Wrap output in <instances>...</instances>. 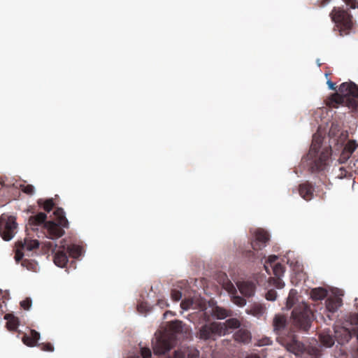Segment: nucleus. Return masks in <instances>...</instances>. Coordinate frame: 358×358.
I'll list each match as a JSON object with an SVG mask.
<instances>
[{
  "mask_svg": "<svg viewBox=\"0 0 358 358\" xmlns=\"http://www.w3.org/2000/svg\"><path fill=\"white\" fill-rule=\"evenodd\" d=\"M265 310L266 308L260 304H255L252 307L250 311L252 312V315L259 317L263 315L265 313Z\"/></svg>",
  "mask_w": 358,
  "mask_h": 358,
  "instance_id": "obj_31",
  "label": "nucleus"
},
{
  "mask_svg": "<svg viewBox=\"0 0 358 358\" xmlns=\"http://www.w3.org/2000/svg\"><path fill=\"white\" fill-rule=\"evenodd\" d=\"M287 317L278 314L273 318V331L277 335V341L286 348L287 350L296 356L304 358H321V350L317 347V341L312 338L309 344L298 341L295 334L288 332Z\"/></svg>",
  "mask_w": 358,
  "mask_h": 358,
  "instance_id": "obj_1",
  "label": "nucleus"
},
{
  "mask_svg": "<svg viewBox=\"0 0 358 358\" xmlns=\"http://www.w3.org/2000/svg\"><path fill=\"white\" fill-rule=\"evenodd\" d=\"M335 336H332L329 330L322 331L320 334V341L322 345L331 348L335 344Z\"/></svg>",
  "mask_w": 358,
  "mask_h": 358,
  "instance_id": "obj_21",
  "label": "nucleus"
},
{
  "mask_svg": "<svg viewBox=\"0 0 358 358\" xmlns=\"http://www.w3.org/2000/svg\"><path fill=\"white\" fill-rule=\"evenodd\" d=\"M327 85H329V87L331 89V90H335L336 87H335V83H334L333 82H331V80H328L327 81Z\"/></svg>",
  "mask_w": 358,
  "mask_h": 358,
  "instance_id": "obj_47",
  "label": "nucleus"
},
{
  "mask_svg": "<svg viewBox=\"0 0 358 358\" xmlns=\"http://www.w3.org/2000/svg\"><path fill=\"white\" fill-rule=\"evenodd\" d=\"M0 183L1 184V185H3L4 182H3L2 179H1V180H0Z\"/></svg>",
  "mask_w": 358,
  "mask_h": 358,
  "instance_id": "obj_50",
  "label": "nucleus"
},
{
  "mask_svg": "<svg viewBox=\"0 0 358 358\" xmlns=\"http://www.w3.org/2000/svg\"><path fill=\"white\" fill-rule=\"evenodd\" d=\"M168 358H171V357H168Z\"/></svg>",
  "mask_w": 358,
  "mask_h": 358,
  "instance_id": "obj_56",
  "label": "nucleus"
},
{
  "mask_svg": "<svg viewBox=\"0 0 358 358\" xmlns=\"http://www.w3.org/2000/svg\"><path fill=\"white\" fill-rule=\"evenodd\" d=\"M343 296V294L340 295L333 294L329 296L326 300V307L328 311H331L332 313L337 310V309L341 306L342 305V299L341 296Z\"/></svg>",
  "mask_w": 358,
  "mask_h": 358,
  "instance_id": "obj_17",
  "label": "nucleus"
},
{
  "mask_svg": "<svg viewBox=\"0 0 358 358\" xmlns=\"http://www.w3.org/2000/svg\"><path fill=\"white\" fill-rule=\"evenodd\" d=\"M234 338L236 341L246 344L251 341V334L245 329H241L234 334Z\"/></svg>",
  "mask_w": 358,
  "mask_h": 358,
  "instance_id": "obj_22",
  "label": "nucleus"
},
{
  "mask_svg": "<svg viewBox=\"0 0 358 358\" xmlns=\"http://www.w3.org/2000/svg\"><path fill=\"white\" fill-rule=\"evenodd\" d=\"M194 282L197 289H202L203 291L209 289L208 280L206 278L194 279Z\"/></svg>",
  "mask_w": 358,
  "mask_h": 358,
  "instance_id": "obj_30",
  "label": "nucleus"
},
{
  "mask_svg": "<svg viewBox=\"0 0 358 358\" xmlns=\"http://www.w3.org/2000/svg\"><path fill=\"white\" fill-rule=\"evenodd\" d=\"M171 344L170 341L164 338L163 337H159L157 338L155 343H153L152 349L154 355H162L168 352L171 350Z\"/></svg>",
  "mask_w": 358,
  "mask_h": 358,
  "instance_id": "obj_15",
  "label": "nucleus"
},
{
  "mask_svg": "<svg viewBox=\"0 0 358 358\" xmlns=\"http://www.w3.org/2000/svg\"><path fill=\"white\" fill-rule=\"evenodd\" d=\"M155 284L156 285H155V287H153L152 285L151 286L150 291H153L154 289H161L162 285H161L160 282H155Z\"/></svg>",
  "mask_w": 358,
  "mask_h": 358,
  "instance_id": "obj_45",
  "label": "nucleus"
},
{
  "mask_svg": "<svg viewBox=\"0 0 358 358\" xmlns=\"http://www.w3.org/2000/svg\"><path fill=\"white\" fill-rule=\"evenodd\" d=\"M55 218L52 220L47 221V215L44 213H38L36 215L30 216L28 220V224L26 226L27 231H35L38 227L43 224L45 230L44 234L46 237L50 239H56L62 237L64 234V228H69V221L66 217L64 209L56 208L53 212Z\"/></svg>",
  "mask_w": 358,
  "mask_h": 358,
  "instance_id": "obj_2",
  "label": "nucleus"
},
{
  "mask_svg": "<svg viewBox=\"0 0 358 358\" xmlns=\"http://www.w3.org/2000/svg\"><path fill=\"white\" fill-rule=\"evenodd\" d=\"M352 336H356L358 341V331L356 329L350 330L345 327H338L335 329L336 340L341 345L347 343Z\"/></svg>",
  "mask_w": 358,
  "mask_h": 358,
  "instance_id": "obj_12",
  "label": "nucleus"
},
{
  "mask_svg": "<svg viewBox=\"0 0 358 358\" xmlns=\"http://www.w3.org/2000/svg\"><path fill=\"white\" fill-rule=\"evenodd\" d=\"M350 173H349L344 167H340L338 169V173L336 174V178L340 179L350 178Z\"/></svg>",
  "mask_w": 358,
  "mask_h": 358,
  "instance_id": "obj_35",
  "label": "nucleus"
},
{
  "mask_svg": "<svg viewBox=\"0 0 358 358\" xmlns=\"http://www.w3.org/2000/svg\"><path fill=\"white\" fill-rule=\"evenodd\" d=\"M172 296L173 299H175V300L178 301L182 297V292H173Z\"/></svg>",
  "mask_w": 358,
  "mask_h": 358,
  "instance_id": "obj_44",
  "label": "nucleus"
},
{
  "mask_svg": "<svg viewBox=\"0 0 358 358\" xmlns=\"http://www.w3.org/2000/svg\"><path fill=\"white\" fill-rule=\"evenodd\" d=\"M180 306L185 310L191 308L203 309L206 306V301L201 297L194 296L182 301Z\"/></svg>",
  "mask_w": 358,
  "mask_h": 358,
  "instance_id": "obj_14",
  "label": "nucleus"
},
{
  "mask_svg": "<svg viewBox=\"0 0 358 358\" xmlns=\"http://www.w3.org/2000/svg\"><path fill=\"white\" fill-rule=\"evenodd\" d=\"M296 302L297 292H289L287 298L286 307L287 309L294 307L292 312V324L298 330L307 332L311 326L313 312L310 306L304 302L298 303L295 306Z\"/></svg>",
  "mask_w": 358,
  "mask_h": 358,
  "instance_id": "obj_3",
  "label": "nucleus"
},
{
  "mask_svg": "<svg viewBox=\"0 0 358 358\" xmlns=\"http://www.w3.org/2000/svg\"><path fill=\"white\" fill-rule=\"evenodd\" d=\"M66 251L71 257L77 259L82 255L83 248L78 245L71 244L66 248Z\"/></svg>",
  "mask_w": 358,
  "mask_h": 358,
  "instance_id": "obj_24",
  "label": "nucleus"
},
{
  "mask_svg": "<svg viewBox=\"0 0 358 358\" xmlns=\"http://www.w3.org/2000/svg\"><path fill=\"white\" fill-rule=\"evenodd\" d=\"M47 246L49 249H52V253H55L54 263L55 265L61 268L65 267L68 263V256L65 245H60L57 250H56L57 245H55L54 248H52L53 245L50 242L47 243Z\"/></svg>",
  "mask_w": 358,
  "mask_h": 358,
  "instance_id": "obj_11",
  "label": "nucleus"
},
{
  "mask_svg": "<svg viewBox=\"0 0 358 358\" xmlns=\"http://www.w3.org/2000/svg\"><path fill=\"white\" fill-rule=\"evenodd\" d=\"M219 283L222 285V288L225 291H236L231 282L228 279L227 275L224 273L218 275Z\"/></svg>",
  "mask_w": 358,
  "mask_h": 358,
  "instance_id": "obj_23",
  "label": "nucleus"
},
{
  "mask_svg": "<svg viewBox=\"0 0 358 358\" xmlns=\"http://www.w3.org/2000/svg\"><path fill=\"white\" fill-rule=\"evenodd\" d=\"M21 306L24 310H29L31 307L32 301L30 298H25L21 303Z\"/></svg>",
  "mask_w": 358,
  "mask_h": 358,
  "instance_id": "obj_39",
  "label": "nucleus"
},
{
  "mask_svg": "<svg viewBox=\"0 0 358 358\" xmlns=\"http://www.w3.org/2000/svg\"><path fill=\"white\" fill-rule=\"evenodd\" d=\"M305 279V273L301 272H299L297 273H295L294 275H292L291 277V282L293 285H296L299 281Z\"/></svg>",
  "mask_w": 358,
  "mask_h": 358,
  "instance_id": "obj_33",
  "label": "nucleus"
},
{
  "mask_svg": "<svg viewBox=\"0 0 358 358\" xmlns=\"http://www.w3.org/2000/svg\"><path fill=\"white\" fill-rule=\"evenodd\" d=\"M141 354L143 358H151L152 352L148 348H141Z\"/></svg>",
  "mask_w": 358,
  "mask_h": 358,
  "instance_id": "obj_40",
  "label": "nucleus"
},
{
  "mask_svg": "<svg viewBox=\"0 0 358 358\" xmlns=\"http://www.w3.org/2000/svg\"><path fill=\"white\" fill-rule=\"evenodd\" d=\"M265 297L268 301H275L277 297L276 292H266Z\"/></svg>",
  "mask_w": 358,
  "mask_h": 358,
  "instance_id": "obj_42",
  "label": "nucleus"
},
{
  "mask_svg": "<svg viewBox=\"0 0 358 358\" xmlns=\"http://www.w3.org/2000/svg\"><path fill=\"white\" fill-rule=\"evenodd\" d=\"M247 358H259V356L257 354H252L250 355H248Z\"/></svg>",
  "mask_w": 358,
  "mask_h": 358,
  "instance_id": "obj_49",
  "label": "nucleus"
},
{
  "mask_svg": "<svg viewBox=\"0 0 358 358\" xmlns=\"http://www.w3.org/2000/svg\"><path fill=\"white\" fill-rule=\"evenodd\" d=\"M358 145L355 141H350L343 148L341 154L339 161L340 163H344L347 161Z\"/></svg>",
  "mask_w": 358,
  "mask_h": 358,
  "instance_id": "obj_19",
  "label": "nucleus"
},
{
  "mask_svg": "<svg viewBox=\"0 0 358 358\" xmlns=\"http://www.w3.org/2000/svg\"><path fill=\"white\" fill-rule=\"evenodd\" d=\"M129 358H134V357H129Z\"/></svg>",
  "mask_w": 358,
  "mask_h": 358,
  "instance_id": "obj_54",
  "label": "nucleus"
},
{
  "mask_svg": "<svg viewBox=\"0 0 358 358\" xmlns=\"http://www.w3.org/2000/svg\"><path fill=\"white\" fill-rule=\"evenodd\" d=\"M329 105L333 108L345 106L356 110L358 107V85L352 82L342 83L338 92L331 96Z\"/></svg>",
  "mask_w": 358,
  "mask_h": 358,
  "instance_id": "obj_5",
  "label": "nucleus"
},
{
  "mask_svg": "<svg viewBox=\"0 0 358 358\" xmlns=\"http://www.w3.org/2000/svg\"><path fill=\"white\" fill-rule=\"evenodd\" d=\"M1 291H2V289H0V292H1Z\"/></svg>",
  "mask_w": 358,
  "mask_h": 358,
  "instance_id": "obj_53",
  "label": "nucleus"
},
{
  "mask_svg": "<svg viewBox=\"0 0 358 358\" xmlns=\"http://www.w3.org/2000/svg\"><path fill=\"white\" fill-rule=\"evenodd\" d=\"M322 143V136L315 134L313 136L312 143L306 157L307 159L310 161L309 169L312 173L324 171L331 155V147H326L320 152Z\"/></svg>",
  "mask_w": 358,
  "mask_h": 358,
  "instance_id": "obj_4",
  "label": "nucleus"
},
{
  "mask_svg": "<svg viewBox=\"0 0 358 358\" xmlns=\"http://www.w3.org/2000/svg\"><path fill=\"white\" fill-rule=\"evenodd\" d=\"M230 295V299L232 303L238 307H243L246 304V298L251 297L253 293L251 292H241L243 296H240L237 292H228Z\"/></svg>",
  "mask_w": 358,
  "mask_h": 358,
  "instance_id": "obj_18",
  "label": "nucleus"
},
{
  "mask_svg": "<svg viewBox=\"0 0 358 358\" xmlns=\"http://www.w3.org/2000/svg\"><path fill=\"white\" fill-rule=\"evenodd\" d=\"M16 252L15 259L17 262L22 260V266L25 267L27 270L37 272L38 271V263L33 259H22L24 256L23 252L32 251L39 247V242L38 240H33L29 238H24L23 241H17L15 243Z\"/></svg>",
  "mask_w": 358,
  "mask_h": 358,
  "instance_id": "obj_7",
  "label": "nucleus"
},
{
  "mask_svg": "<svg viewBox=\"0 0 358 358\" xmlns=\"http://www.w3.org/2000/svg\"><path fill=\"white\" fill-rule=\"evenodd\" d=\"M213 315L218 320H223L231 315V310H227L220 306H217L213 310Z\"/></svg>",
  "mask_w": 358,
  "mask_h": 358,
  "instance_id": "obj_27",
  "label": "nucleus"
},
{
  "mask_svg": "<svg viewBox=\"0 0 358 358\" xmlns=\"http://www.w3.org/2000/svg\"><path fill=\"white\" fill-rule=\"evenodd\" d=\"M236 285L240 292L255 291L257 288L255 282L251 280L238 281Z\"/></svg>",
  "mask_w": 358,
  "mask_h": 358,
  "instance_id": "obj_26",
  "label": "nucleus"
},
{
  "mask_svg": "<svg viewBox=\"0 0 358 358\" xmlns=\"http://www.w3.org/2000/svg\"><path fill=\"white\" fill-rule=\"evenodd\" d=\"M38 204L40 206L43 207L44 210H45L48 213L52 210L55 207V203L52 199H49L47 200L39 199L38 201Z\"/></svg>",
  "mask_w": 358,
  "mask_h": 358,
  "instance_id": "obj_29",
  "label": "nucleus"
},
{
  "mask_svg": "<svg viewBox=\"0 0 358 358\" xmlns=\"http://www.w3.org/2000/svg\"><path fill=\"white\" fill-rule=\"evenodd\" d=\"M310 297L313 300H320L322 299H325L327 296V292H310Z\"/></svg>",
  "mask_w": 358,
  "mask_h": 358,
  "instance_id": "obj_37",
  "label": "nucleus"
},
{
  "mask_svg": "<svg viewBox=\"0 0 358 358\" xmlns=\"http://www.w3.org/2000/svg\"><path fill=\"white\" fill-rule=\"evenodd\" d=\"M157 303H158L159 306H162V302L160 301H158Z\"/></svg>",
  "mask_w": 358,
  "mask_h": 358,
  "instance_id": "obj_51",
  "label": "nucleus"
},
{
  "mask_svg": "<svg viewBox=\"0 0 358 358\" xmlns=\"http://www.w3.org/2000/svg\"><path fill=\"white\" fill-rule=\"evenodd\" d=\"M223 324L217 322H212L209 324H204L200 329L199 335L203 340H208L213 335L221 336L222 334Z\"/></svg>",
  "mask_w": 358,
  "mask_h": 358,
  "instance_id": "obj_10",
  "label": "nucleus"
},
{
  "mask_svg": "<svg viewBox=\"0 0 358 358\" xmlns=\"http://www.w3.org/2000/svg\"><path fill=\"white\" fill-rule=\"evenodd\" d=\"M39 338V333L34 329H31L29 334H24L22 336V342L29 347L37 346Z\"/></svg>",
  "mask_w": 358,
  "mask_h": 358,
  "instance_id": "obj_20",
  "label": "nucleus"
},
{
  "mask_svg": "<svg viewBox=\"0 0 358 358\" xmlns=\"http://www.w3.org/2000/svg\"><path fill=\"white\" fill-rule=\"evenodd\" d=\"M171 327L177 332L180 331L182 329V322L180 321L173 322L171 324Z\"/></svg>",
  "mask_w": 358,
  "mask_h": 358,
  "instance_id": "obj_41",
  "label": "nucleus"
},
{
  "mask_svg": "<svg viewBox=\"0 0 358 358\" xmlns=\"http://www.w3.org/2000/svg\"><path fill=\"white\" fill-rule=\"evenodd\" d=\"M17 223L14 216L3 213L0 216V236L6 241L11 240L17 232Z\"/></svg>",
  "mask_w": 358,
  "mask_h": 358,
  "instance_id": "obj_9",
  "label": "nucleus"
},
{
  "mask_svg": "<svg viewBox=\"0 0 358 358\" xmlns=\"http://www.w3.org/2000/svg\"><path fill=\"white\" fill-rule=\"evenodd\" d=\"M138 310L139 312L145 311V304L143 303H141L138 305Z\"/></svg>",
  "mask_w": 358,
  "mask_h": 358,
  "instance_id": "obj_46",
  "label": "nucleus"
},
{
  "mask_svg": "<svg viewBox=\"0 0 358 358\" xmlns=\"http://www.w3.org/2000/svg\"><path fill=\"white\" fill-rule=\"evenodd\" d=\"M310 291L321 292V291H342V290L338 288H336V287L327 286V287H319L313 288Z\"/></svg>",
  "mask_w": 358,
  "mask_h": 358,
  "instance_id": "obj_38",
  "label": "nucleus"
},
{
  "mask_svg": "<svg viewBox=\"0 0 358 358\" xmlns=\"http://www.w3.org/2000/svg\"><path fill=\"white\" fill-rule=\"evenodd\" d=\"M357 352H358V348H357Z\"/></svg>",
  "mask_w": 358,
  "mask_h": 358,
  "instance_id": "obj_55",
  "label": "nucleus"
},
{
  "mask_svg": "<svg viewBox=\"0 0 358 358\" xmlns=\"http://www.w3.org/2000/svg\"><path fill=\"white\" fill-rule=\"evenodd\" d=\"M268 241V233L264 229H259L255 232V239L251 241L252 248L255 250H262Z\"/></svg>",
  "mask_w": 358,
  "mask_h": 358,
  "instance_id": "obj_13",
  "label": "nucleus"
},
{
  "mask_svg": "<svg viewBox=\"0 0 358 358\" xmlns=\"http://www.w3.org/2000/svg\"><path fill=\"white\" fill-rule=\"evenodd\" d=\"M278 256L271 255L265 262L264 267L268 274H271V271L274 274V277H270L268 280L267 291H274V289H282L285 286L284 282L281 280L285 268L280 263H275Z\"/></svg>",
  "mask_w": 358,
  "mask_h": 358,
  "instance_id": "obj_6",
  "label": "nucleus"
},
{
  "mask_svg": "<svg viewBox=\"0 0 358 358\" xmlns=\"http://www.w3.org/2000/svg\"><path fill=\"white\" fill-rule=\"evenodd\" d=\"M189 288V282L186 280H183L178 282L177 287L172 289L171 291H180L179 289L181 290L187 291V289Z\"/></svg>",
  "mask_w": 358,
  "mask_h": 358,
  "instance_id": "obj_32",
  "label": "nucleus"
},
{
  "mask_svg": "<svg viewBox=\"0 0 358 358\" xmlns=\"http://www.w3.org/2000/svg\"><path fill=\"white\" fill-rule=\"evenodd\" d=\"M5 319L8 320L6 327L10 331H15L18 328L19 322L17 317L14 316L5 315Z\"/></svg>",
  "mask_w": 358,
  "mask_h": 358,
  "instance_id": "obj_28",
  "label": "nucleus"
},
{
  "mask_svg": "<svg viewBox=\"0 0 358 358\" xmlns=\"http://www.w3.org/2000/svg\"><path fill=\"white\" fill-rule=\"evenodd\" d=\"M1 308H2V305H1V304H0V309H1Z\"/></svg>",
  "mask_w": 358,
  "mask_h": 358,
  "instance_id": "obj_52",
  "label": "nucleus"
},
{
  "mask_svg": "<svg viewBox=\"0 0 358 358\" xmlns=\"http://www.w3.org/2000/svg\"><path fill=\"white\" fill-rule=\"evenodd\" d=\"M217 324H223L222 327V334H226L227 333L228 329H238L239 326L241 325V323L238 320V319L236 318H231L227 319L226 322L222 323V322H217Z\"/></svg>",
  "mask_w": 358,
  "mask_h": 358,
  "instance_id": "obj_25",
  "label": "nucleus"
},
{
  "mask_svg": "<svg viewBox=\"0 0 358 358\" xmlns=\"http://www.w3.org/2000/svg\"><path fill=\"white\" fill-rule=\"evenodd\" d=\"M37 346L39 347L40 349H41V350L43 351L53 352L54 350V347L51 343H38Z\"/></svg>",
  "mask_w": 358,
  "mask_h": 358,
  "instance_id": "obj_36",
  "label": "nucleus"
},
{
  "mask_svg": "<svg viewBox=\"0 0 358 358\" xmlns=\"http://www.w3.org/2000/svg\"><path fill=\"white\" fill-rule=\"evenodd\" d=\"M20 189L29 195H32L34 193V187L32 185H20Z\"/></svg>",
  "mask_w": 358,
  "mask_h": 358,
  "instance_id": "obj_34",
  "label": "nucleus"
},
{
  "mask_svg": "<svg viewBox=\"0 0 358 358\" xmlns=\"http://www.w3.org/2000/svg\"><path fill=\"white\" fill-rule=\"evenodd\" d=\"M173 358H186V355L181 350H176Z\"/></svg>",
  "mask_w": 358,
  "mask_h": 358,
  "instance_id": "obj_43",
  "label": "nucleus"
},
{
  "mask_svg": "<svg viewBox=\"0 0 358 358\" xmlns=\"http://www.w3.org/2000/svg\"><path fill=\"white\" fill-rule=\"evenodd\" d=\"M331 0H322L321 2V6H324L325 5L328 4Z\"/></svg>",
  "mask_w": 358,
  "mask_h": 358,
  "instance_id": "obj_48",
  "label": "nucleus"
},
{
  "mask_svg": "<svg viewBox=\"0 0 358 358\" xmlns=\"http://www.w3.org/2000/svg\"><path fill=\"white\" fill-rule=\"evenodd\" d=\"M313 186L308 181L301 184L299 187V193L300 196L306 201H310L313 199Z\"/></svg>",
  "mask_w": 358,
  "mask_h": 358,
  "instance_id": "obj_16",
  "label": "nucleus"
},
{
  "mask_svg": "<svg viewBox=\"0 0 358 358\" xmlns=\"http://www.w3.org/2000/svg\"><path fill=\"white\" fill-rule=\"evenodd\" d=\"M331 20L338 29L339 35H348L352 29V16L348 10L342 7H334L330 13Z\"/></svg>",
  "mask_w": 358,
  "mask_h": 358,
  "instance_id": "obj_8",
  "label": "nucleus"
}]
</instances>
